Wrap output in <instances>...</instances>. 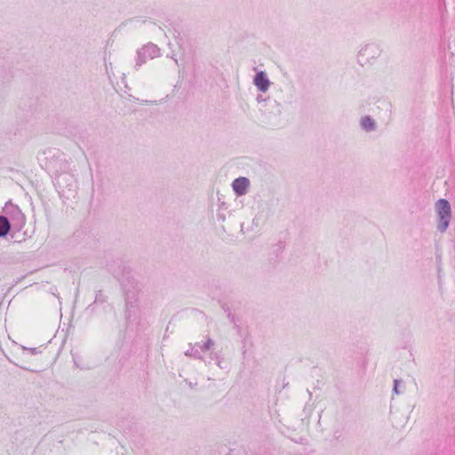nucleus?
I'll return each instance as SVG.
<instances>
[{"label":"nucleus","instance_id":"nucleus-1","mask_svg":"<svg viewBox=\"0 0 455 455\" xmlns=\"http://www.w3.org/2000/svg\"><path fill=\"white\" fill-rule=\"evenodd\" d=\"M435 211L437 216L436 228L440 233H444L451 220V207L446 199H439L435 204Z\"/></svg>","mask_w":455,"mask_h":455},{"label":"nucleus","instance_id":"nucleus-2","mask_svg":"<svg viewBox=\"0 0 455 455\" xmlns=\"http://www.w3.org/2000/svg\"><path fill=\"white\" fill-rule=\"evenodd\" d=\"M4 217H7L11 227L16 232H20L26 225V216L18 205L7 202L3 208Z\"/></svg>","mask_w":455,"mask_h":455},{"label":"nucleus","instance_id":"nucleus-3","mask_svg":"<svg viewBox=\"0 0 455 455\" xmlns=\"http://www.w3.org/2000/svg\"><path fill=\"white\" fill-rule=\"evenodd\" d=\"M381 50L376 44H368L359 51L357 60L361 66L371 64L379 55Z\"/></svg>","mask_w":455,"mask_h":455},{"label":"nucleus","instance_id":"nucleus-4","mask_svg":"<svg viewBox=\"0 0 455 455\" xmlns=\"http://www.w3.org/2000/svg\"><path fill=\"white\" fill-rule=\"evenodd\" d=\"M160 56V49L154 44H148L137 52L136 66L140 67L149 60Z\"/></svg>","mask_w":455,"mask_h":455},{"label":"nucleus","instance_id":"nucleus-5","mask_svg":"<svg viewBox=\"0 0 455 455\" xmlns=\"http://www.w3.org/2000/svg\"><path fill=\"white\" fill-rule=\"evenodd\" d=\"M214 347V341L208 339L204 343H196L189 350L185 352L186 355L194 356L199 359H203L202 354L205 351L212 349Z\"/></svg>","mask_w":455,"mask_h":455},{"label":"nucleus","instance_id":"nucleus-6","mask_svg":"<svg viewBox=\"0 0 455 455\" xmlns=\"http://www.w3.org/2000/svg\"><path fill=\"white\" fill-rule=\"evenodd\" d=\"M251 182L246 177H239L233 180L232 188L237 196H244L248 193Z\"/></svg>","mask_w":455,"mask_h":455},{"label":"nucleus","instance_id":"nucleus-7","mask_svg":"<svg viewBox=\"0 0 455 455\" xmlns=\"http://www.w3.org/2000/svg\"><path fill=\"white\" fill-rule=\"evenodd\" d=\"M253 84L259 92H266L271 83L264 71H259L253 78Z\"/></svg>","mask_w":455,"mask_h":455},{"label":"nucleus","instance_id":"nucleus-8","mask_svg":"<svg viewBox=\"0 0 455 455\" xmlns=\"http://www.w3.org/2000/svg\"><path fill=\"white\" fill-rule=\"evenodd\" d=\"M12 228L7 217L0 216V237H4Z\"/></svg>","mask_w":455,"mask_h":455},{"label":"nucleus","instance_id":"nucleus-9","mask_svg":"<svg viewBox=\"0 0 455 455\" xmlns=\"http://www.w3.org/2000/svg\"><path fill=\"white\" fill-rule=\"evenodd\" d=\"M361 126L363 130H365L367 132L374 131L376 128L374 120L369 116H365L362 117Z\"/></svg>","mask_w":455,"mask_h":455},{"label":"nucleus","instance_id":"nucleus-10","mask_svg":"<svg viewBox=\"0 0 455 455\" xmlns=\"http://www.w3.org/2000/svg\"><path fill=\"white\" fill-rule=\"evenodd\" d=\"M398 384H399V380L398 379H395L393 391L396 395H398L400 393L399 390H398Z\"/></svg>","mask_w":455,"mask_h":455},{"label":"nucleus","instance_id":"nucleus-11","mask_svg":"<svg viewBox=\"0 0 455 455\" xmlns=\"http://www.w3.org/2000/svg\"><path fill=\"white\" fill-rule=\"evenodd\" d=\"M23 349L29 351V353L32 355H36L38 353L36 348H28V347H23Z\"/></svg>","mask_w":455,"mask_h":455},{"label":"nucleus","instance_id":"nucleus-12","mask_svg":"<svg viewBox=\"0 0 455 455\" xmlns=\"http://www.w3.org/2000/svg\"><path fill=\"white\" fill-rule=\"evenodd\" d=\"M212 360H216L217 361V364L219 366H220V360L219 355H217L216 354H212Z\"/></svg>","mask_w":455,"mask_h":455}]
</instances>
